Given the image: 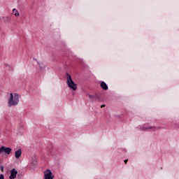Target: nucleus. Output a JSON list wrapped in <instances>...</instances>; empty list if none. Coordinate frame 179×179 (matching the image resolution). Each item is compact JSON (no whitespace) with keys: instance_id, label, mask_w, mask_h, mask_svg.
I'll list each match as a JSON object with an SVG mask.
<instances>
[{"instance_id":"nucleus-1","label":"nucleus","mask_w":179,"mask_h":179,"mask_svg":"<svg viewBox=\"0 0 179 179\" xmlns=\"http://www.w3.org/2000/svg\"><path fill=\"white\" fill-rule=\"evenodd\" d=\"M19 103V94H10V97L8 100V107H12L13 106H17Z\"/></svg>"},{"instance_id":"nucleus-2","label":"nucleus","mask_w":179,"mask_h":179,"mask_svg":"<svg viewBox=\"0 0 179 179\" xmlns=\"http://www.w3.org/2000/svg\"><path fill=\"white\" fill-rule=\"evenodd\" d=\"M66 85L69 89H71V90H76L78 89V85L75 83L73 80L72 79V76L69 74L68 73H66Z\"/></svg>"},{"instance_id":"nucleus-3","label":"nucleus","mask_w":179,"mask_h":179,"mask_svg":"<svg viewBox=\"0 0 179 179\" xmlns=\"http://www.w3.org/2000/svg\"><path fill=\"white\" fill-rule=\"evenodd\" d=\"M87 96L90 99V103H94V101H103V98H101V96L97 94L95 95L88 94Z\"/></svg>"},{"instance_id":"nucleus-4","label":"nucleus","mask_w":179,"mask_h":179,"mask_svg":"<svg viewBox=\"0 0 179 179\" xmlns=\"http://www.w3.org/2000/svg\"><path fill=\"white\" fill-rule=\"evenodd\" d=\"M44 174V179H54V174L52 173V171L50 169H47L43 172Z\"/></svg>"},{"instance_id":"nucleus-5","label":"nucleus","mask_w":179,"mask_h":179,"mask_svg":"<svg viewBox=\"0 0 179 179\" xmlns=\"http://www.w3.org/2000/svg\"><path fill=\"white\" fill-rule=\"evenodd\" d=\"M37 166V156L34 154L31 159V169H34Z\"/></svg>"},{"instance_id":"nucleus-6","label":"nucleus","mask_w":179,"mask_h":179,"mask_svg":"<svg viewBox=\"0 0 179 179\" xmlns=\"http://www.w3.org/2000/svg\"><path fill=\"white\" fill-rule=\"evenodd\" d=\"M2 152H4V153H6V155H10L12 152V148L2 146L0 148V155L1 153H2Z\"/></svg>"},{"instance_id":"nucleus-7","label":"nucleus","mask_w":179,"mask_h":179,"mask_svg":"<svg viewBox=\"0 0 179 179\" xmlns=\"http://www.w3.org/2000/svg\"><path fill=\"white\" fill-rule=\"evenodd\" d=\"M16 176H17V171H16V169H13L10 171V175L9 176V178L10 179H15V178H16Z\"/></svg>"},{"instance_id":"nucleus-8","label":"nucleus","mask_w":179,"mask_h":179,"mask_svg":"<svg viewBox=\"0 0 179 179\" xmlns=\"http://www.w3.org/2000/svg\"><path fill=\"white\" fill-rule=\"evenodd\" d=\"M100 87L103 90H108V85L104 81L101 82Z\"/></svg>"},{"instance_id":"nucleus-9","label":"nucleus","mask_w":179,"mask_h":179,"mask_svg":"<svg viewBox=\"0 0 179 179\" xmlns=\"http://www.w3.org/2000/svg\"><path fill=\"white\" fill-rule=\"evenodd\" d=\"M20 156H22V150L21 149L17 150V151H15V157L16 159H19L20 157Z\"/></svg>"},{"instance_id":"nucleus-10","label":"nucleus","mask_w":179,"mask_h":179,"mask_svg":"<svg viewBox=\"0 0 179 179\" xmlns=\"http://www.w3.org/2000/svg\"><path fill=\"white\" fill-rule=\"evenodd\" d=\"M149 129L155 132L156 131H159V129H160V127L150 126L149 127Z\"/></svg>"},{"instance_id":"nucleus-11","label":"nucleus","mask_w":179,"mask_h":179,"mask_svg":"<svg viewBox=\"0 0 179 179\" xmlns=\"http://www.w3.org/2000/svg\"><path fill=\"white\" fill-rule=\"evenodd\" d=\"M13 15H14V16H15V17H19V11H17V10H16L15 8L13 9Z\"/></svg>"},{"instance_id":"nucleus-12","label":"nucleus","mask_w":179,"mask_h":179,"mask_svg":"<svg viewBox=\"0 0 179 179\" xmlns=\"http://www.w3.org/2000/svg\"><path fill=\"white\" fill-rule=\"evenodd\" d=\"M41 72H43V63L38 62Z\"/></svg>"},{"instance_id":"nucleus-13","label":"nucleus","mask_w":179,"mask_h":179,"mask_svg":"<svg viewBox=\"0 0 179 179\" xmlns=\"http://www.w3.org/2000/svg\"><path fill=\"white\" fill-rule=\"evenodd\" d=\"M149 127H142L141 128V131H149Z\"/></svg>"},{"instance_id":"nucleus-14","label":"nucleus","mask_w":179,"mask_h":179,"mask_svg":"<svg viewBox=\"0 0 179 179\" xmlns=\"http://www.w3.org/2000/svg\"><path fill=\"white\" fill-rule=\"evenodd\" d=\"M6 68H8L10 71H12L13 69V68H12V66H10V65L9 64H6Z\"/></svg>"},{"instance_id":"nucleus-15","label":"nucleus","mask_w":179,"mask_h":179,"mask_svg":"<svg viewBox=\"0 0 179 179\" xmlns=\"http://www.w3.org/2000/svg\"><path fill=\"white\" fill-rule=\"evenodd\" d=\"M0 179H5L3 174L0 175Z\"/></svg>"},{"instance_id":"nucleus-16","label":"nucleus","mask_w":179,"mask_h":179,"mask_svg":"<svg viewBox=\"0 0 179 179\" xmlns=\"http://www.w3.org/2000/svg\"><path fill=\"white\" fill-rule=\"evenodd\" d=\"M0 170H1V171H2V173H3V166H0Z\"/></svg>"},{"instance_id":"nucleus-17","label":"nucleus","mask_w":179,"mask_h":179,"mask_svg":"<svg viewBox=\"0 0 179 179\" xmlns=\"http://www.w3.org/2000/svg\"><path fill=\"white\" fill-rule=\"evenodd\" d=\"M7 22H10V17H6Z\"/></svg>"},{"instance_id":"nucleus-18","label":"nucleus","mask_w":179,"mask_h":179,"mask_svg":"<svg viewBox=\"0 0 179 179\" xmlns=\"http://www.w3.org/2000/svg\"><path fill=\"white\" fill-rule=\"evenodd\" d=\"M124 162L125 163V164H127V163H128V159H124Z\"/></svg>"},{"instance_id":"nucleus-19","label":"nucleus","mask_w":179,"mask_h":179,"mask_svg":"<svg viewBox=\"0 0 179 179\" xmlns=\"http://www.w3.org/2000/svg\"><path fill=\"white\" fill-rule=\"evenodd\" d=\"M103 107H106V105L102 104V105L101 106V108H103Z\"/></svg>"},{"instance_id":"nucleus-20","label":"nucleus","mask_w":179,"mask_h":179,"mask_svg":"<svg viewBox=\"0 0 179 179\" xmlns=\"http://www.w3.org/2000/svg\"><path fill=\"white\" fill-rule=\"evenodd\" d=\"M124 152H127V150H126V149H124Z\"/></svg>"},{"instance_id":"nucleus-21","label":"nucleus","mask_w":179,"mask_h":179,"mask_svg":"<svg viewBox=\"0 0 179 179\" xmlns=\"http://www.w3.org/2000/svg\"><path fill=\"white\" fill-rule=\"evenodd\" d=\"M178 128H179V124H178Z\"/></svg>"}]
</instances>
